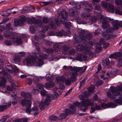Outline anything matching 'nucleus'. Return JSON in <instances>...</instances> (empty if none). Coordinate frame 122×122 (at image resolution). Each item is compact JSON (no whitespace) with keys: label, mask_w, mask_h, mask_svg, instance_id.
I'll use <instances>...</instances> for the list:
<instances>
[{"label":"nucleus","mask_w":122,"mask_h":122,"mask_svg":"<svg viewBox=\"0 0 122 122\" xmlns=\"http://www.w3.org/2000/svg\"><path fill=\"white\" fill-rule=\"evenodd\" d=\"M81 15L83 18H86L90 16V15L89 13H82Z\"/></svg>","instance_id":"nucleus-47"},{"label":"nucleus","mask_w":122,"mask_h":122,"mask_svg":"<svg viewBox=\"0 0 122 122\" xmlns=\"http://www.w3.org/2000/svg\"><path fill=\"white\" fill-rule=\"evenodd\" d=\"M76 9V8H74L70 10V13L69 15L71 16H73L75 15V10Z\"/></svg>","instance_id":"nucleus-46"},{"label":"nucleus","mask_w":122,"mask_h":122,"mask_svg":"<svg viewBox=\"0 0 122 122\" xmlns=\"http://www.w3.org/2000/svg\"><path fill=\"white\" fill-rule=\"evenodd\" d=\"M58 118L55 116H52L50 117L49 119L51 121H56Z\"/></svg>","instance_id":"nucleus-42"},{"label":"nucleus","mask_w":122,"mask_h":122,"mask_svg":"<svg viewBox=\"0 0 122 122\" xmlns=\"http://www.w3.org/2000/svg\"><path fill=\"white\" fill-rule=\"evenodd\" d=\"M100 19L102 24V26L103 28H106L108 27L109 25L107 23L112 20V19L105 17L102 15L100 16Z\"/></svg>","instance_id":"nucleus-11"},{"label":"nucleus","mask_w":122,"mask_h":122,"mask_svg":"<svg viewBox=\"0 0 122 122\" xmlns=\"http://www.w3.org/2000/svg\"><path fill=\"white\" fill-rule=\"evenodd\" d=\"M122 56V54L118 52L114 54H112L109 57L110 58H115L116 56L117 57H120Z\"/></svg>","instance_id":"nucleus-32"},{"label":"nucleus","mask_w":122,"mask_h":122,"mask_svg":"<svg viewBox=\"0 0 122 122\" xmlns=\"http://www.w3.org/2000/svg\"><path fill=\"white\" fill-rule=\"evenodd\" d=\"M101 106L104 108L109 107H113L117 106V105L112 102H110L107 104L105 103H102L101 104Z\"/></svg>","instance_id":"nucleus-21"},{"label":"nucleus","mask_w":122,"mask_h":122,"mask_svg":"<svg viewBox=\"0 0 122 122\" xmlns=\"http://www.w3.org/2000/svg\"><path fill=\"white\" fill-rule=\"evenodd\" d=\"M61 16L62 19L66 20L67 18V14L65 10H63L59 14V16Z\"/></svg>","instance_id":"nucleus-20"},{"label":"nucleus","mask_w":122,"mask_h":122,"mask_svg":"<svg viewBox=\"0 0 122 122\" xmlns=\"http://www.w3.org/2000/svg\"><path fill=\"white\" fill-rule=\"evenodd\" d=\"M53 3L52 1H50L48 2H41L40 4L41 6H46L49 5Z\"/></svg>","instance_id":"nucleus-28"},{"label":"nucleus","mask_w":122,"mask_h":122,"mask_svg":"<svg viewBox=\"0 0 122 122\" xmlns=\"http://www.w3.org/2000/svg\"><path fill=\"white\" fill-rule=\"evenodd\" d=\"M79 37L81 40L86 41V39L90 40L92 37V35L86 31H85L84 30H81L80 33Z\"/></svg>","instance_id":"nucleus-10"},{"label":"nucleus","mask_w":122,"mask_h":122,"mask_svg":"<svg viewBox=\"0 0 122 122\" xmlns=\"http://www.w3.org/2000/svg\"><path fill=\"white\" fill-rule=\"evenodd\" d=\"M25 21V18L20 17L19 19L18 20H15L14 22V24L16 26H21L24 24V22Z\"/></svg>","instance_id":"nucleus-16"},{"label":"nucleus","mask_w":122,"mask_h":122,"mask_svg":"<svg viewBox=\"0 0 122 122\" xmlns=\"http://www.w3.org/2000/svg\"><path fill=\"white\" fill-rule=\"evenodd\" d=\"M6 29L7 31L4 33L5 36L8 38H11V40L14 43H16L19 45L22 43V39L20 37V34L11 32L10 31V30H12L13 28L11 27V25L10 23L8 24L6 26Z\"/></svg>","instance_id":"nucleus-2"},{"label":"nucleus","mask_w":122,"mask_h":122,"mask_svg":"<svg viewBox=\"0 0 122 122\" xmlns=\"http://www.w3.org/2000/svg\"><path fill=\"white\" fill-rule=\"evenodd\" d=\"M8 117H9L8 116H4L0 120V122H5Z\"/></svg>","instance_id":"nucleus-48"},{"label":"nucleus","mask_w":122,"mask_h":122,"mask_svg":"<svg viewBox=\"0 0 122 122\" xmlns=\"http://www.w3.org/2000/svg\"><path fill=\"white\" fill-rule=\"evenodd\" d=\"M114 10V7L112 4H110L109 5L107 8L108 12L113 13Z\"/></svg>","instance_id":"nucleus-25"},{"label":"nucleus","mask_w":122,"mask_h":122,"mask_svg":"<svg viewBox=\"0 0 122 122\" xmlns=\"http://www.w3.org/2000/svg\"><path fill=\"white\" fill-rule=\"evenodd\" d=\"M37 86L39 89L41 90H42L44 87V86L41 83L38 84Z\"/></svg>","instance_id":"nucleus-53"},{"label":"nucleus","mask_w":122,"mask_h":122,"mask_svg":"<svg viewBox=\"0 0 122 122\" xmlns=\"http://www.w3.org/2000/svg\"><path fill=\"white\" fill-rule=\"evenodd\" d=\"M5 44L7 46H10L12 45V42L10 40H7L5 41Z\"/></svg>","instance_id":"nucleus-45"},{"label":"nucleus","mask_w":122,"mask_h":122,"mask_svg":"<svg viewBox=\"0 0 122 122\" xmlns=\"http://www.w3.org/2000/svg\"><path fill=\"white\" fill-rule=\"evenodd\" d=\"M102 65L105 67L108 68H112V67L110 65V61L108 58H107L105 60H104L102 61Z\"/></svg>","instance_id":"nucleus-19"},{"label":"nucleus","mask_w":122,"mask_h":122,"mask_svg":"<svg viewBox=\"0 0 122 122\" xmlns=\"http://www.w3.org/2000/svg\"><path fill=\"white\" fill-rule=\"evenodd\" d=\"M115 102L120 105H122V96L120 97L119 99H116L115 101Z\"/></svg>","instance_id":"nucleus-39"},{"label":"nucleus","mask_w":122,"mask_h":122,"mask_svg":"<svg viewBox=\"0 0 122 122\" xmlns=\"http://www.w3.org/2000/svg\"><path fill=\"white\" fill-rule=\"evenodd\" d=\"M50 95H47L45 99L44 103L43 101L39 103V107L41 110H43L45 108V105H48L50 103L51 100L48 97H50Z\"/></svg>","instance_id":"nucleus-14"},{"label":"nucleus","mask_w":122,"mask_h":122,"mask_svg":"<svg viewBox=\"0 0 122 122\" xmlns=\"http://www.w3.org/2000/svg\"><path fill=\"white\" fill-rule=\"evenodd\" d=\"M120 22L118 20H116L112 22V25L116 30L118 29L119 26Z\"/></svg>","instance_id":"nucleus-24"},{"label":"nucleus","mask_w":122,"mask_h":122,"mask_svg":"<svg viewBox=\"0 0 122 122\" xmlns=\"http://www.w3.org/2000/svg\"><path fill=\"white\" fill-rule=\"evenodd\" d=\"M95 88V86L94 85L90 87L88 90V92L89 93H93L95 91L94 89Z\"/></svg>","instance_id":"nucleus-40"},{"label":"nucleus","mask_w":122,"mask_h":122,"mask_svg":"<svg viewBox=\"0 0 122 122\" xmlns=\"http://www.w3.org/2000/svg\"><path fill=\"white\" fill-rule=\"evenodd\" d=\"M106 30V32L103 33L102 34V35L105 40H108L110 38H113L115 37V35L111 34L114 30L113 28L109 27Z\"/></svg>","instance_id":"nucleus-7"},{"label":"nucleus","mask_w":122,"mask_h":122,"mask_svg":"<svg viewBox=\"0 0 122 122\" xmlns=\"http://www.w3.org/2000/svg\"><path fill=\"white\" fill-rule=\"evenodd\" d=\"M43 22L44 23H47L49 21V19L45 17L43 19Z\"/></svg>","instance_id":"nucleus-64"},{"label":"nucleus","mask_w":122,"mask_h":122,"mask_svg":"<svg viewBox=\"0 0 122 122\" xmlns=\"http://www.w3.org/2000/svg\"><path fill=\"white\" fill-rule=\"evenodd\" d=\"M66 78L63 76H61L56 77V82L57 83L61 84L64 82Z\"/></svg>","instance_id":"nucleus-17"},{"label":"nucleus","mask_w":122,"mask_h":122,"mask_svg":"<svg viewBox=\"0 0 122 122\" xmlns=\"http://www.w3.org/2000/svg\"><path fill=\"white\" fill-rule=\"evenodd\" d=\"M101 5L103 8H107L108 4L105 1H102L101 2Z\"/></svg>","instance_id":"nucleus-43"},{"label":"nucleus","mask_w":122,"mask_h":122,"mask_svg":"<svg viewBox=\"0 0 122 122\" xmlns=\"http://www.w3.org/2000/svg\"><path fill=\"white\" fill-rule=\"evenodd\" d=\"M50 25L51 28L53 29H55L56 28V27L54 25V23L52 22L50 23Z\"/></svg>","instance_id":"nucleus-61"},{"label":"nucleus","mask_w":122,"mask_h":122,"mask_svg":"<svg viewBox=\"0 0 122 122\" xmlns=\"http://www.w3.org/2000/svg\"><path fill=\"white\" fill-rule=\"evenodd\" d=\"M71 76L70 78H67V79L66 78L64 82L66 86H70L72 82H75L76 80V73L73 72L71 75L70 74Z\"/></svg>","instance_id":"nucleus-8"},{"label":"nucleus","mask_w":122,"mask_h":122,"mask_svg":"<svg viewBox=\"0 0 122 122\" xmlns=\"http://www.w3.org/2000/svg\"><path fill=\"white\" fill-rule=\"evenodd\" d=\"M61 22L63 24L65 25L66 28L67 29L69 28L71 26V23L70 22H66L61 21Z\"/></svg>","instance_id":"nucleus-34"},{"label":"nucleus","mask_w":122,"mask_h":122,"mask_svg":"<svg viewBox=\"0 0 122 122\" xmlns=\"http://www.w3.org/2000/svg\"><path fill=\"white\" fill-rule=\"evenodd\" d=\"M115 3L117 5H120L122 2V0H115Z\"/></svg>","instance_id":"nucleus-59"},{"label":"nucleus","mask_w":122,"mask_h":122,"mask_svg":"<svg viewBox=\"0 0 122 122\" xmlns=\"http://www.w3.org/2000/svg\"><path fill=\"white\" fill-rule=\"evenodd\" d=\"M20 57L18 55L16 56L14 59V60L15 63H16L17 62H19L20 60Z\"/></svg>","instance_id":"nucleus-44"},{"label":"nucleus","mask_w":122,"mask_h":122,"mask_svg":"<svg viewBox=\"0 0 122 122\" xmlns=\"http://www.w3.org/2000/svg\"><path fill=\"white\" fill-rule=\"evenodd\" d=\"M31 104L29 106H28L26 107V112L28 114H30L31 112L32 109H31Z\"/></svg>","instance_id":"nucleus-41"},{"label":"nucleus","mask_w":122,"mask_h":122,"mask_svg":"<svg viewBox=\"0 0 122 122\" xmlns=\"http://www.w3.org/2000/svg\"><path fill=\"white\" fill-rule=\"evenodd\" d=\"M9 20V18H5L3 19L2 21L0 23V24L2 23H5L6 22Z\"/></svg>","instance_id":"nucleus-55"},{"label":"nucleus","mask_w":122,"mask_h":122,"mask_svg":"<svg viewBox=\"0 0 122 122\" xmlns=\"http://www.w3.org/2000/svg\"><path fill=\"white\" fill-rule=\"evenodd\" d=\"M38 108L36 106L32 108L31 112L34 115H36L39 114Z\"/></svg>","instance_id":"nucleus-27"},{"label":"nucleus","mask_w":122,"mask_h":122,"mask_svg":"<svg viewBox=\"0 0 122 122\" xmlns=\"http://www.w3.org/2000/svg\"><path fill=\"white\" fill-rule=\"evenodd\" d=\"M46 80L48 81H51L54 79V77L52 75L49 74L46 75Z\"/></svg>","instance_id":"nucleus-33"},{"label":"nucleus","mask_w":122,"mask_h":122,"mask_svg":"<svg viewBox=\"0 0 122 122\" xmlns=\"http://www.w3.org/2000/svg\"><path fill=\"white\" fill-rule=\"evenodd\" d=\"M25 52H21L18 53V55L21 58L22 56H25Z\"/></svg>","instance_id":"nucleus-56"},{"label":"nucleus","mask_w":122,"mask_h":122,"mask_svg":"<svg viewBox=\"0 0 122 122\" xmlns=\"http://www.w3.org/2000/svg\"><path fill=\"white\" fill-rule=\"evenodd\" d=\"M76 109L75 107L74 106H71L69 109H66L65 111L66 115L64 113H62L60 114L59 117L58 119L59 120L65 119L66 115H68L71 113H74L76 112Z\"/></svg>","instance_id":"nucleus-5"},{"label":"nucleus","mask_w":122,"mask_h":122,"mask_svg":"<svg viewBox=\"0 0 122 122\" xmlns=\"http://www.w3.org/2000/svg\"><path fill=\"white\" fill-rule=\"evenodd\" d=\"M76 49L78 51H85L86 54L90 56H92L93 53L89 50V48L88 47L84 46L82 44H80L77 46Z\"/></svg>","instance_id":"nucleus-12"},{"label":"nucleus","mask_w":122,"mask_h":122,"mask_svg":"<svg viewBox=\"0 0 122 122\" xmlns=\"http://www.w3.org/2000/svg\"><path fill=\"white\" fill-rule=\"evenodd\" d=\"M89 95L87 91H85L83 93V95H81L79 96V97L81 100H83V101L80 102H76L74 103V106L75 107L77 106L82 111L85 112L87 109L88 107L89 106L92 105L93 103V101L92 99L89 100L88 99H85L84 97L87 98Z\"/></svg>","instance_id":"nucleus-1"},{"label":"nucleus","mask_w":122,"mask_h":122,"mask_svg":"<svg viewBox=\"0 0 122 122\" xmlns=\"http://www.w3.org/2000/svg\"><path fill=\"white\" fill-rule=\"evenodd\" d=\"M6 82L5 79L3 77L1 78V82H0V86H2L3 87H5L6 86L5 83Z\"/></svg>","instance_id":"nucleus-31"},{"label":"nucleus","mask_w":122,"mask_h":122,"mask_svg":"<svg viewBox=\"0 0 122 122\" xmlns=\"http://www.w3.org/2000/svg\"><path fill=\"white\" fill-rule=\"evenodd\" d=\"M42 30V32H39V35H36L35 37V41L34 43L35 46L37 45H38L39 44V42L37 41L40 40V38H43L45 37L44 35V32H46L47 30V28L45 26H43L41 28Z\"/></svg>","instance_id":"nucleus-9"},{"label":"nucleus","mask_w":122,"mask_h":122,"mask_svg":"<svg viewBox=\"0 0 122 122\" xmlns=\"http://www.w3.org/2000/svg\"><path fill=\"white\" fill-rule=\"evenodd\" d=\"M63 68L64 69H67L69 68V69H86L87 68V66H84L83 67H77L76 66H74L73 68L71 66H64Z\"/></svg>","instance_id":"nucleus-29"},{"label":"nucleus","mask_w":122,"mask_h":122,"mask_svg":"<svg viewBox=\"0 0 122 122\" xmlns=\"http://www.w3.org/2000/svg\"><path fill=\"white\" fill-rule=\"evenodd\" d=\"M87 54H88L82 53L77 56L76 57V59L77 60L80 61L84 60L87 57Z\"/></svg>","instance_id":"nucleus-18"},{"label":"nucleus","mask_w":122,"mask_h":122,"mask_svg":"<svg viewBox=\"0 0 122 122\" xmlns=\"http://www.w3.org/2000/svg\"><path fill=\"white\" fill-rule=\"evenodd\" d=\"M110 91H108L107 93V96L108 97H110L111 99H114L116 96H118L120 94L119 92L122 91V88L120 86L118 87L117 89L115 87H110Z\"/></svg>","instance_id":"nucleus-3"},{"label":"nucleus","mask_w":122,"mask_h":122,"mask_svg":"<svg viewBox=\"0 0 122 122\" xmlns=\"http://www.w3.org/2000/svg\"><path fill=\"white\" fill-rule=\"evenodd\" d=\"M30 8L29 7H25L22 10V11L24 13H26L27 11H30Z\"/></svg>","instance_id":"nucleus-49"},{"label":"nucleus","mask_w":122,"mask_h":122,"mask_svg":"<svg viewBox=\"0 0 122 122\" xmlns=\"http://www.w3.org/2000/svg\"><path fill=\"white\" fill-rule=\"evenodd\" d=\"M21 94L22 96L25 98V99H23L21 101V104L22 106L26 107L31 104L30 101L31 98V95L30 93L22 92H21Z\"/></svg>","instance_id":"nucleus-4"},{"label":"nucleus","mask_w":122,"mask_h":122,"mask_svg":"<svg viewBox=\"0 0 122 122\" xmlns=\"http://www.w3.org/2000/svg\"><path fill=\"white\" fill-rule=\"evenodd\" d=\"M32 92L34 94H36L39 93V91L37 89H33L32 91Z\"/></svg>","instance_id":"nucleus-58"},{"label":"nucleus","mask_w":122,"mask_h":122,"mask_svg":"<svg viewBox=\"0 0 122 122\" xmlns=\"http://www.w3.org/2000/svg\"><path fill=\"white\" fill-rule=\"evenodd\" d=\"M103 83L102 81V80H98L96 83V86H98L102 85Z\"/></svg>","instance_id":"nucleus-50"},{"label":"nucleus","mask_w":122,"mask_h":122,"mask_svg":"<svg viewBox=\"0 0 122 122\" xmlns=\"http://www.w3.org/2000/svg\"><path fill=\"white\" fill-rule=\"evenodd\" d=\"M6 69L9 68H12V69H18L16 66H11L10 65H7L6 67Z\"/></svg>","instance_id":"nucleus-57"},{"label":"nucleus","mask_w":122,"mask_h":122,"mask_svg":"<svg viewBox=\"0 0 122 122\" xmlns=\"http://www.w3.org/2000/svg\"><path fill=\"white\" fill-rule=\"evenodd\" d=\"M98 18L97 16H94L91 17L90 18V20L92 23H94L97 20Z\"/></svg>","instance_id":"nucleus-37"},{"label":"nucleus","mask_w":122,"mask_h":122,"mask_svg":"<svg viewBox=\"0 0 122 122\" xmlns=\"http://www.w3.org/2000/svg\"><path fill=\"white\" fill-rule=\"evenodd\" d=\"M48 57V56L46 54H43L39 56L38 58V61L36 63V66H40L44 64V62L41 59H46Z\"/></svg>","instance_id":"nucleus-15"},{"label":"nucleus","mask_w":122,"mask_h":122,"mask_svg":"<svg viewBox=\"0 0 122 122\" xmlns=\"http://www.w3.org/2000/svg\"><path fill=\"white\" fill-rule=\"evenodd\" d=\"M95 46L96 48V49L98 50L99 51L101 50L102 49L101 45L99 44L98 43L96 44L95 45Z\"/></svg>","instance_id":"nucleus-51"},{"label":"nucleus","mask_w":122,"mask_h":122,"mask_svg":"<svg viewBox=\"0 0 122 122\" xmlns=\"http://www.w3.org/2000/svg\"><path fill=\"white\" fill-rule=\"evenodd\" d=\"M46 52L48 53H52L54 52V50L52 49H48L46 50Z\"/></svg>","instance_id":"nucleus-52"},{"label":"nucleus","mask_w":122,"mask_h":122,"mask_svg":"<svg viewBox=\"0 0 122 122\" xmlns=\"http://www.w3.org/2000/svg\"><path fill=\"white\" fill-rule=\"evenodd\" d=\"M37 58L36 56L30 55L26 58L24 61V63L27 66H32V63H34L36 62Z\"/></svg>","instance_id":"nucleus-6"},{"label":"nucleus","mask_w":122,"mask_h":122,"mask_svg":"<svg viewBox=\"0 0 122 122\" xmlns=\"http://www.w3.org/2000/svg\"><path fill=\"white\" fill-rule=\"evenodd\" d=\"M86 69H72L70 71V73H72L73 72L76 73V76H77V72H78L80 74H81L82 73L84 72L85 71Z\"/></svg>","instance_id":"nucleus-22"},{"label":"nucleus","mask_w":122,"mask_h":122,"mask_svg":"<svg viewBox=\"0 0 122 122\" xmlns=\"http://www.w3.org/2000/svg\"><path fill=\"white\" fill-rule=\"evenodd\" d=\"M6 108V107L5 105L0 106V111L2 112L3 111L4 109Z\"/></svg>","instance_id":"nucleus-62"},{"label":"nucleus","mask_w":122,"mask_h":122,"mask_svg":"<svg viewBox=\"0 0 122 122\" xmlns=\"http://www.w3.org/2000/svg\"><path fill=\"white\" fill-rule=\"evenodd\" d=\"M53 47L55 49V51L57 52L60 51V47L58 43L56 44L53 46Z\"/></svg>","instance_id":"nucleus-36"},{"label":"nucleus","mask_w":122,"mask_h":122,"mask_svg":"<svg viewBox=\"0 0 122 122\" xmlns=\"http://www.w3.org/2000/svg\"><path fill=\"white\" fill-rule=\"evenodd\" d=\"M84 5V8L86 11H89L92 8V5L91 4H86Z\"/></svg>","instance_id":"nucleus-30"},{"label":"nucleus","mask_w":122,"mask_h":122,"mask_svg":"<svg viewBox=\"0 0 122 122\" xmlns=\"http://www.w3.org/2000/svg\"><path fill=\"white\" fill-rule=\"evenodd\" d=\"M69 50V48L66 46H64L63 47V49L62 52L65 54H66L67 53Z\"/></svg>","instance_id":"nucleus-38"},{"label":"nucleus","mask_w":122,"mask_h":122,"mask_svg":"<svg viewBox=\"0 0 122 122\" xmlns=\"http://www.w3.org/2000/svg\"><path fill=\"white\" fill-rule=\"evenodd\" d=\"M75 50L73 49L70 50L69 51V53L70 55H72L75 54Z\"/></svg>","instance_id":"nucleus-63"},{"label":"nucleus","mask_w":122,"mask_h":122,"mask_svg":"<svg viewBox=\"0 0 122 122\" xmlns=\"http://www.w3.org/2000/svg\"><path fill=\"white\" fill-rule=\"evenodd\" d=\"M99 42L101 44L103 45V47L104 49H106L107 48L109 45V43H105L104 39L102 38L99 41Z\"/></svg>","instance_id":"nucleus-26"},{"label":"nucleus","mask_w":122,"mask_h":122,"mask_svg":"<svg viewBox=\"0 0 122 122\" xmlns=\"http://www.w3.org/2000/svg\"><path fill=\"white\" fill-rule=\"evenodd\" d=\"M26 21L30 24L33 23L36 24L37 26H38L39 27H41L43 24L42 21L40 19L37 20L35 19H30L28 18L26 19Z\"/></svg>","instance_id":"nucleus-13"},{"label":"nucleus","mask_w":122,"mask_h":122,"mask_svg":"<svg viewBox=\"0 0 122 122\" xmlns=\"http://www.w3.org/2000/svg\"><path fill=\"white\" fill-rule=\"evenodd\" d=\"M40 93L42 96H44L46 94L47 92L45 90L43 89L41 91Z\"/></svg>","instance_id":"nucleus-54"},{"label":"nucleus","mask_w":122,"mask_h":122,"mask_svg":"<svg viewBox=\"0 0 122 122\" xmlns=\"http://www.w3.org/2000/svg\"><path fill=\"white\" fill-rule=\"evenodd\" d=\"M66 34V32L62 30L61 31H58L56 33V36H61L63 35L65 36Z\"/></svg>","instance_id":"nucleus-35"},{"label":"nucleus","mask_w":122,"mask_h":122,"mask_svg":"<svg viewBox=\"0 0 122 122\" xmlns=\"http://www.w3.org/2000/svg\"><path fill=\"white\" fill-rule=\"evenodd\" d=\"M48 34L50 36H54L56 34L55 32L52 31H50L48 32Z\"/></svg>","instance_id":"nucleus-60"},{"label":"nucleus","mask_w":122,"mask_h":122,"mask_svg":"<svg viewBox=\"0 0 122 122\" xmlns=\"http://www.w3.org/2000/svg\"><path fill=\"white\" fill-rule=\"evenodd\" d=\"M47 95H50V97H48V99H50L51 101V98L53 99H56L59 97V94L57 92H54L52 95L50 94H48Z\"/></svg>","instance_id":"nucleus-23"}]
</instances>
